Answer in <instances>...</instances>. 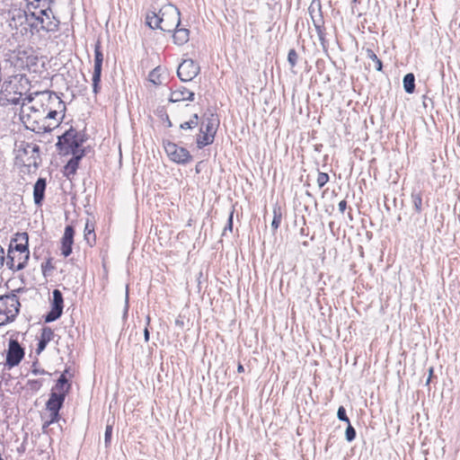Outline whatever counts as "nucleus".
Returning <instances> with one entry per match:
<instances>
[{"label":"nucleus","instance_id":"nucleus-32","mask_svg":"<svg viewBox=\"0 0 460 460\" xmlns=\"http://www.w3.org/2000/svg\"><path fill=\"white\" fill-rule=\"evenodd\" d=\"M411 201L413 205V208L416 213L420 214L422 211V197L421 193L419 191H413L411 193Z\"/></svg>","mask_w":460,"mask_h":460},{"label":"nucleus","instance_id":"nucleus-57","mask_svg":"<svg viewBox=\"0 0 460 460\" xmlns=\"http://www.w3.org/2000/svg\"><path fill=\"white\" fill-rule=\"evenodd\" d=\"M237 370L239 373L243 372L244 371L243 366L239 364L237 367Z\"/></svg>","mask_w":460,"mask_h":460},{"label":"nucleus","instance_id":"nucleus-14","mask_svg":"<svg viewBox=\"0 0 460 460\" xmlns=\"http://www.w3.org/2000/svg\"><path fill=\"white\" fill-rule=\"evenodd\" d=\"M86 155V150L82 149L79 154L74 153L72 157L68 160L66 164L64 166V175L66 178L74 176L79 167L80 161Z\"/></svg>","mask_w":460,"mask_h":460},{"label":"nucleus","instance_id":"nucleus-43","mask_svg":"<svg viewBox=\"0 0 460 460\" xmlns=\"http://www.w3.org/2000/svg\"><path fill=\"white\" fill-rule=\"evenodd\" d=\"M37 365H38V358H36L34 360V362L32 363L31 365V373L33 375H47V374H49V372H47L46 370L44 369H40L39 367H37Z\"/></svg>","mask_w":460,"mask_h":460},{"label":"nucleus","instance_id":"nucleus-64","mask_svg":"<svg viewBox=\"0 0 460 460\" xmlns=\"http://www.w3.org/2000/svg\"><path fill=\"white\" fill-rule=\"evenodd\" d=\"M429 372H430V375H431V374L433 373V369H432V368H430V369H429Z\"/></svg>","mask_w":460,"mask_h":460},{"label":"nucleus","instance_id":"nucleus-26","mask_svg":"<svg viewBox=\"0 0 460 460\" xmlns=\"http://www.w3.org/2000/svg\"><path fill=\"white\" fill-rule=\"evenodd\" d=\"M84 237L85 242L92 247L95 244L96 242V234L94 233V227L93 225L89 223L87 220L84 230Z\"/></svg>","mask_w":460,"mask_h":460},{"label":"nucleus","instance_id":"nucleus-54","mask_svg":"<svg viewBox=\"0 0 460 460\" xmlns=\"http://www.w3.org/2000/svg\"><path fill=\"white\" fill-rule=\"evenodd\" d=\"M164 116H165V118H164V121H165V123H166V126H167L168 128H171V127L172 126V121H171V119H170V118H169L168 114H166V113H165V115H164Z\"/></svg>","mask_w":460,"mask_h":460},{"label":"nucleus","instance_id":"nucleus-55","mask_svg":"<svg viewBox=\"0 0 460 460\" xmlns=\"http://www.w3.org/2000/svg\"><path fill=\"white\" fill-rule=\"evenodd\" d=\"M34 100V98L30 94L28 96H26L22 103V105L23 106L25 104V102H31L32 101Z\"/></svg>","mask_w":460,"mask_h":460},{"label":"nucleus","instance_id":"nucleus-35","mask_svg":"<svg viewBox=\"0 0 460 460\" xmlns=\"http://www.w3.org/2000/svg\"><path fill=\"white\" fill-rule=\"evenodd\" d=\"M149 80L155 85L162 84V81L160 80L159 67H156L150 72Z\"/></svg>","mask_w":460,"mask_h":460},{"label":"nucleus","instance_id":"nucleus-48","mask_svg":"<svg viewBox=\"0 0 460 460\" xmlns=\"http://www.w3.org/2000/svg\"><path fill=\"white\" fill-rule=\"evenodd\" d=\"M149 323H150V317L147 316L146 317V326L144 329V339H145L146 342H147L149 341V339H150V332H149V330H148Z\"/></svg>","mask_w":460,"mask_h":460},{"label":"nucleus","instance_id":"nucleus-2","mask_svg":"<svg viewBox=\"0 0 460 460\" xmlns=\"http://www.w3.org/2000/svg\"><path fill=\"white\" fill-rule=\"evenodd\" d=\"M85 141L84 134L71 127L58 137L56 147L63 155L79 154L82 149H84L82 146Z\"/></svg>","mask_w":460,"mask_h":460},{"label":"nucleus","instance_id":"nucleus-61","mask_svg":"<svg viewBox=\"0 0 460 460\" xmlns=\"http://www.w3.org/2000/svg\"><path fill=\"white\" fill-rule=\"evenodd\" d=\"M201 164V162H199V163L196 165V167H195V171H196V172H197V173H199V172H200V169H199V164Z\"/></svg>","mask_w":460,"mask_h":460},{"label":"nucleus","instance_id":"nucleus-45","mask_svg":"<svg viewBox=\"0 0 460 460\" xmlns=\"http://www.w3.org/2000/svg\"><path fill=\"white\" fill-rule=\"evenodd\" d=\"M50 412L49 414V423H56L58 422L61 416L59 411H49Z\"/></svg>","mask_w":460,"mask_h":460},{"label":"nucleus","instance_id":"nucleus-16","mask_svg":"<svg viewBox=\"0 0 460 460\" xmlns=\"http://www.w3.org/2000/svg\"><path fill=\"white\" fill-rule=\"evenodd\" d=\"M47 188V181L45 178L40 177L33 186V201L37 207H41L45 199V191Z\"/></svg>","mask_w":460,"mask_h":460},{"label":"nucleus","instance_id":"nucleus-44","mask_svg":"<svg viewBox=\"0 0 460 460\" xmlns=\"http://www.w3.org/2000/svg\"><path fill=\"white\" fill-rule=\"evenodd\" d=\"M27 10L25 12L31 13L33 11H39L41 8L40 4L32 3L31 0H27Z\"/></svg>","mask_w":460,"mask_h":460},{"label":"nucleus","instance_id":"nucleus-7","mask_svg":"<svg viewBox=\"0 0 460 460\" xmlns=\"http://www.w3.org/2000/svg\"><path fill=\"white\" fill-rule=\"evenodd\" d=\"M37 94L40 96L42 110H52L65 114L66 110V103L56 93L45 91Z\"/></svg>","mask_w":460,"mask_h":460},{"label":"nucleus","instance_id":"nucleus-30","mask_svg":"<svg viewBox=\"0 0 460 460\" xmlns=\"http://www.w3.org/2000/svg\"><path fill=\"white\" fill-rule=\"evenodd\" d=\"M366 56L368 59H370L374 63L375 69L376 71H382L383 69V62L376 55L374 50L371 49H366Z\"/></svg>","mask_w":460,"mask_h":460},{"label":"nucleus","instance_id":"nucleus-46","mask_svg":"<svg viewBox=\"0 0 460 460\" xmlns=\"http://www.w3.org/2000/svg\"><path fill=\"white\" fill-rule=\"evenodd\" d=\"M315 7H317L319 9V11H321V7L322 6H321V1L320 0H313L311 2V4H310V6L308 8V11H309V13H310L312 19L314 18L313 12L314 11Z\"/></svg>","mask_w":460,"mask_h":460},{"label":"nucleus","instance_id":"nucleus-49","mask_svg":"<svg viewBox=\"0 0 460 460\" xmlns=\"http://www.w3.org/2000/svg\"><path fill=\"white\" fill-rule=\"evenodd\" d=\"M32 3L40 4L41 8H45L46 6L51 5L54 3V0H31Z\"/></svg>","mask_w":460,"mask_h":460},{"label":"nucleus","instance_id":"nucleus-52","mask_svg":"<svg viewBox=\"0 0 460 460\" xmlns=\"http://www.w3.org/2000/svg\"><path fill=\"white\" fill-rule=\"evenodd\" d=\"M4 261H5L4 250V248L0 245V269L4 266Z\"/></svg>","mask_w":460,"mask_h":460},{"label":"nucleus","instance_id":"nucleus-29","mask_svg":"<svg viewBox=\"0 0 460 460\" xmlns=\"http://www.w3.org/2000/svg\"><path fill=\"white\" fill-rule=\"evenodd\" d=\"M313 23H314V28L316 30L319 40L323 45L324 41H325V38H324L325 34H324V31H324V27H323V20L322 14H320V18L318 20H315L314 18H313Z\"/></svg>","mask_w":460,"mask_h":460},{"label":"nucleus","instance_id":"nucleus-53","mask_svg":"<svg viewBox=\"0 0 460 460\" xmlns=\"http://www.w3.org/2000/svg\"><path fill=\"white\" fill-rule=\"evenodd\" d=\"M338 206H339V211L343 214L347 208V201L343 199V200L340 201Z\"/></svg>","mask_w":460,"mask_h":460},{"label":"nucleus","instance_id":"nucleus-3","mask_svg":"<svg viewBox=\"0 0 460 460\" xmlns=\"http://www.w3.org/2000/svg\"><path fill=\"white\" fill-rule=\"evenodd\" d=\"M21 291L22 288H18L0 296V327L13 322L19 314L21 304L15 293Z\"/></svg>","mask_w":460,"mask_h":460},{"label":"nucleus","instance_id":"nucleus-5","mask_svg":"<svg viewBox=\"0 0 460 460\" xmlns=\"http://www.w3.org/2000/svg\"><path fill=\"white\" fill-rule=\"evenodd\" d=\"M163 146L170 160L175 164H187L193 159L189 150L184 146H180L176 143L170 140H164Z\"/></svg>","mask_w":460,"mask_h":460},{"label":"nucleus","instance_id":"nucleus-12","mask_svg":"<svg viewBox=\"0 0 460 460\" xmlns=\"http://www.w3.org/2000/svg\"><path fill=\"white\" fill-rule=\"evenodd\" d=\"M199 117L197 113L193 114L188 121L182 122L180 124V132L178 137L181 139L179 141L181 145H189L192 143L194 136L186 134L184 131L195 128L199 125Z\"/></svg>","mask_w":460,"mask_h":460},{"label":"nucleus","instance_id":"nucleus-20","mask_svg":"<svg viewBox=\"0 0 460 460\" xmlns=\"http://www.w3.org/2000/svg\"><path fill=\"white\" fill-rule=\"evenodd\" d=\"M219 119L217 114L210 112L208 115L206 113L202 120L200 122V126L205 128L208 132H212L217 134V128L219 127Z\"/></svg>","mask_w":460,"mask_h":460},{"label":"nucleus","instance_id":"nucleus-1","mask_svg":"<svg viewBox=\"0 0 460 460\" xmlns=\"http://www.w3.org/2000/svg\"><path fill=\"white\" fill-rule=\"evenodd\" d=\"M146 23L153 30L160 29L163 31L172 32L181 23V13L175 5L169 4L158 13L148 12Z\"/></svg>","mask_w":460,"mask_h":460},{"label":"nucleus","instance_id":"nucleus-38","mask_svg":"<svg viewBox=\"0 0 460 460\" xmlns=\"http://www.w3.org/2000/svg\"><path fill=\"white\" fill-rule=\"evenodd\" d=\"M42 380L41 379H31L28 380L27 385L30 387L32 391H39L42 386Z\"/></svg>","mask_w":460,"mask_h":460},{"label":"nucleus","instance_id":"nucleus-47","mask_svg":"<svg viewBox=\"0 0 460 460\" xmlns=\"http://www.w3.org/2000/svg\"><path fill=\"white\" fill-rule=\"evenodd\" d=\"M25 22L30 26L31 31H34L36 32H39L40 31H42L40 29V24L39 22H37L36 21L31 20V21H25Z\"/></svg>","mask_w":460,"mask_h":460},{"label":"nucleus","instance_id":"nucleus-59","mask_svg":"<svg viewBox=\"0 0 460 460\" xmlns=\"http://www.w3.org/2000/svg\"><path fill=\"white\" fill-rule=\"evenodd\" d=\"M51 424H52V423H49V420H47V421L43 424V427H42L43 430H44L47 427H49V425H51Z\"/></svg>","mask_w":460,"mask_h":460},{"label":"nucleus","instance_id":"nucleus-63","mask_svg":"<svg viewBox=\"0 0 460 460\" xmlns=\"http://www.w3.org/2000/svg\"><path fill=\"white\" fill-rule=\"evenodd\" d=\"M22 260H23V256H20V257L18 258V262H19L20 261H22Z\"/></svg>","mask_w":460,"mask_h":460},{"label":"nucleus","instance_id":"nucleus-50","mask_svg":"<svg viewBox=\"0 0 460 460\" xmlns=\"http://www.w3.org/2000/svg\"><path fill=\"white\" fill-rule=\"evenodd\" d=\"M60 376L69 377V380H71L74 377V373L70 367H66V369L62 372Z\"/></svg>","mask_w":460,"mask_h":460},{"label":"nucleus","instance_id":"nucleus-39","mask_svg":"<svg viewBox=\"0 0 460 460\" xmlns=\"http://www.w3.org/2000/svg\"><path fill=\"white\" fill-rule=\"evenodd\" d=\"M337 418L341 421H344L346 423L350 422L349 419L347 416L346 409L343 406H340L337 411Z\"/></svg>","mask_w":460,"mask_h":460},{"label":"nucleus","instance_id":"nucleus-34","mask_svg":"<svg viewBox=\"0 0 460 460\" xmlns=\"http://www.w3.org/2000/svg\"><path fill=\"white\" fill-rule=\"evenodd\" d=\"M329 180H330V177H329L328 173L318 171L316 182L320 189L324 187L327 184V182L329 181Z\"/></svg>","mask_w":460,"mask_h":460},{"label":"nucleus","instance_id":"nucleus-19","mask_svg":"<svg viewBox=\"0 0 460 460\" xmlns=\"http://www.w3.org/2000/svg\"><path fill=\"white\" fill-rule=\"evenodd\" d=\"M53 338L54 331L49 326H44L41 329L40 337L37 344L35 350L36 354L40 355L46 349L48 343L53 340Z\"/></svg>","mask_w":460,"mask_h":460},{"label":"nucleus","instance_id":"nucleus-11","mask_svg":"<svg viewBox=\"0 0 460 460\" xmlns=\"http://www.w3.org/2000/svg\"><path fill=\"white\" fill-rule=\"evenodd\" d=\"M16 235H17V238H16L17 241L18 240L24 241L23 243H15L14 245L13 244V252H18L21 254H23V260L20 261L16 265V270H22L26 267L27 261L30 258L29 244H28L29 235L25 232L17 234Z\"/></svg>","mask_w":460,"mask_h":460},{"label":"nucleus","instance_id":"nucleus-28","mask_svg":"<svg viewBox=\"0 0 460 460\" xmlns=\"http://www.w3.org/2000/svg\"><path fill=\"white\" fill-rule=\"evenodd\" d=\"M282 220V208L276 203L273 207V219L271 222V229L276 232L280 226Z\"/></svg>","mask_w":460,"mask_h":460},{"label":"nucleus","instance_id":"nucleus-36","mask_svg":"<svg viewBox=\"0 0 460 460\" xmlns=\"http://www.w3.org/2000/svg\"><path fill=\"white\" fill-rule=\"evenodd\" d=\"M297 59H298V54L296 51V49H289L288 54V62L292 68L296 66Z\"/></svg>","mask_w":460,"mask_h":460},{"label":"nucleus","instance_id":"nucleus-62","mask_svg":"<svg viewBox=\"0 0 460 460\" xmlns=\"http://www.w3.org/2000/svg\"><path fill=\"white\" fill-rule=\"evenodd\" d=\"M305 195H306L307 197H309V198L314 199L313 195H312V194H311V192H310V191H308V190H306V191H305Z\"/></svg>","mask_w":460,"mask_h":460},{"label":"nucleus","instance_id":"nucleus-37","mask_svg":"<svg viewBox=\"0 0 460 460\" xmlns=\"http://www.w3.org/2000/svg\"><path fill=\"white\" fill-rule=\"evenodd\" d=\"M356 429L351 426L350 422H349L345 430L346 440L348 442H352L356 438Z\"/></svg>","mask_w":460,"mask_h":460},{"label":"nucleus","instance_id":"nucleus-41","mask_svg":"<svg viewBox=\"0 0 460 460\" xmlns=\"http://www.w3.org/2000/svg\"><path fill=\"white\" fill-rule=\"evenodd\" d=\"M112 430H113L112 425L108 424L106 426L105 433H104V442H105L106 447H109L111 444Z\"/></svg>","mask_w":460,"mask_h":460},{"label":"nucleus","instance_id":"nucleus-58","mask_svg":"<svg viewBox=\"0 0 460 460\" xmlns=\"http://www.w3.org/2000/svg\"><path fill=\"white\" fill-rule=\"evenodd\" d=\"M51 424H52V423H49V420H47V421L43 424V427H42L43 430H44L47 427H49V425H51Z\"/></svg>","mask_w":460,"mask_h":460},{"label":"nucleus","instance_id":"nucleus-22","mask_svg":"<svg viewBox=\"0 0 460 460\" xmlns=\"http://www.w3.org/2000/svg\"><path fill=\"white\" fill-rule=\"evenodd\" d=\"M66 397L62 394H56L55 391H51L49 394V397L46 402V410L47 411H60L65 402Z\"/></svg>","mask_w":460,"mask_h":460},{"label":"nucleus","instance_id":"nucleus-56","mask_svg":"<svg viewBox=\"0 0 460 460\" xmlns=\"http://www.w3.org/2000/svg\"><path fill=\"white\" fill-rule=\"evenodd\" d=\"M125 303H126V305H125V314H127L128 308V293L126 294Z\"/></svg>","mask_w":460,"mask_h":460},{"label":"nucleus","instance_id":"nucleus-18","mask_svg":"<svg viewBox=\"0 0 460 460\" xmlns=\"http://www.w3.org/2000/svg\"><path fill=\"white\" fill-rule=\"evenodd\" d=\"M216 134L207 131L201 126L199 128V134L195 136V142L199 149L214 143Z\"/></svg>","mask_w":460,"mask_h":460},{"label":"nucleus","instance_id":"nucleus-25","mask_svg":"<svg viewBox=\"0 0 460 460\" xmlns=\"http://www.w3.org/2000/svg\"><path fill=\"white\" fill-rule=\"evenodd\" d=\"M46 9L40 8L39 11H33L31 13L23 12L22 16H24L25 21L34 20L40 24V26L44 25V15L46 14Z\"/></svg>","mask_w":460,"mask_h":460},{"label":"nucleus","instance_id":"nucleus-21","mask_svg":"<svg viewBox=\"0 0 460 460\" xmlns=\"http://www.w3.org/2000/svg\"><path fill=\"white\" fill-rule=\"evenodd\" d=\"M25 123H28L26 128L31 129V131L40 134L45 132H50L53 129L51 124H47L45 121H39L37 119H33L31 116L28 115L27 120Z\"/></svg>","mask_w":460,"mask_h":460},{"label":"nucleus","instance_id":"nucleus-27","mask_svg":"<svg viewBox=\"0 0 460 460\" xmlns=\"http://www.w3.org/2000/svg\"><path fill=\"white\" fill-rule=\"evenodd\" d=\"M403 89L407 93H413L415 91V75L412 73H408L402 79Z\"/></svg>","mask_w":460,"mask_h":460},{"label":"nucleus","instance_id":"nucleus-42","mask_svg":"<svg viewBox=\"0 0 460 460\" xmlns=\"http://www.w3.org/2000/svg\"><path fill=\"white\" fill-rule=\"evenodd\" d=\"M234 210L232 209L229 213L227 223L223 230V235L226 234L227 231L232 232L233 231V219H234Z\"/></svg>","mask_w":460,"mask_h":460},{"label":"nucleus","instance_id":"nucleus-13","mask_svg":"<svg viewBox=\"0 0 460 460\" xmlns=\"http://www.w3.org/2000/svg\"><path fill=\"white\" fill-rule=\"evenodd\" d=\"M75 234V231L73 226L67 225L65 227L61 238V254L66 258L72 253Z\"/></svg>","mask_w":460,"mask_h":460},{"label":"nucleus","instance_id":"nucleus-40","mask_svg":"<svg viewBox=\"0 0 460 460\" xmlns=\"http://www.w3.org/2000/svg\"><path fill=\"white\" fill-rule=\"evenodd\" d=\"M53 269L54 266L52 265L51 258H49V260H47V261L41 264V270L44 276H48Z\"/></svg>","mask_w":460,"mask_h":460},{"label":"nucleus","instance_id":"nucleus-10","mask_svg":"<svg viewBox=\"0 0 460 460\" xmlns=\"http://www.w3.org/2000/svg\"><path fill=\"white\" fill-rule=\"evenodd\" d=\"M200 72V66L192 59L183 60L178 66L177 75L181 82H190Z\"/></svg>","mask_w":460,"mask_h":460},{"label":"nucleus","instance_id":"nucleus-33","mask_svg":"<svg viewBox=\"0 0 460 460\" xmlns=\"http://www.w3.org/2000/svg\"><path fill=\"white\" fill-rule=\"evenodd\" d=\"M43 112H47L44 116L43 121L46 122L48 119H53L57 122V125H58L65 117V114H62L60 118H58L59 113L52 110H43Z\"/></svg>","mask_w":460,"mask_h":460},{"label":"nucleus","instance_id":"nucleus-60","mask_svg":"<svg viewBox=\"0 0 460 460\" xmlns=\"http://www.w3.org/2000/svg\"><path fill=\"white\" fill-rule=\"evenodd\" d=\"M30 109H31L32 111H34V112H40V110H39L38 108H36V106H34V105H33V106H31V107H30Z\"/></svg>","mask_w":460,"mask_h":460},{"label":"nucleus","instance_id":"nucleus-8","mask_svg":"<svg viewBox=\"0 0 460 460\" xmlns=\"http://www.w3.org/2000/svg\"><path fill=\"white\" fill-rule=\"evenodd\" d=\"M50 304V310L43 315V320L45 323L55 322L59 319L63 314L64 298L63 294L59 289L55 288L52 291V299Z\"/></svg>","mask_w":460,"mask_h":460},{"label":"nucleus","instance_id":"nucleus-4","mask_svg":"<svg viewBox=\"0 0 460 460\" xmlns=\"http://www.w3.org/2000/svg\"><path fill=\"white\" fill-rule=\"evenodd\" d=\"M40 148L34 143L22 141L19 145L18 155L23 165L37 170L41 164Z\"/></svg>","mask_w":460,"mask_h":460},{"label":"nucleus","instance_id":"nucleus-31","mask_svg":"<svg viewBox=\"0 0 460 460\" xmlns=\"http://www.w3.org/2000/svg\"><path fill=\"white\" fill-rule=\"evenodd\" d=\"M14 242H17V239H12L11 240V243L9 244V248H8V253H7V257H6V266L9 270H12L13 271H17L16 270V265L15 262H14V256L13 255V243Z\"/></svg>","mask_w":460,"mask_h":460},{"label":"nucleus","instance_id":"nucleus-9","mask_svg":"<svg viewBox=\"0 0 460 460\" xmlns=\"http://www.w3.org/2000/svg\"><path fill=\"white\" fill-rule=\"evenodd\" d=\"M25 349L21 346L19 341L15 339H10L8 343V349L6 351L5 366L11 369L18 366L23 359Z\"/></svg>","mask_w":460,"mask_h":460},{"label":"nucleus","instance_id":"nucleus-15","mask_svg":"<svg viewBox=\"0 0 460 460\" xmlns=\"http://www.w3.org/2000/svg\"><path fill=\"white\" fill-rule=\"evenodd\" d=\"M45 9L44 25L40 26V29L47 32L58 31L60 24L59 20L54 15L51 5L46 6Z\"/></svg>","mask_w":460,"mask_h":460},{"label":"nucleus","instance_id":"nucleus-24","mask_svg":"<svg viewBox=\"0 0 460 460\" xmlns=\"http://www.w3.org/2000/svg\"><path fill=\"white\" fill-rule=\"evenodd\" d=\"M173 35H172V38H173V42L179 46H181L183 44H185L186 42H188L189 39H190V31L186 28H181V29H178L176 28L174 31H173Z\"/></svg>","mask_w":460,"mask_h":460},{"label":"nucleus","instance_id":"nucleus-17","mask_svg":"<svg viewBox=\"0 0 460 460\" xmlns=\"http://www.w3.org/2000/svg\"><path fill=\"white\" fill-rule=\"evenodd\" d=\"M195 98V93L185 86H180L179 88L172 91L171 96L169 98L170 102H178L181 101H190L193 102Z\"/></svg>","mask_w":460,"mask_h":460},{"label":"nucleus","instance_id":"nucleus-6","mask_svg":"<svg viewBox=\"0 0 460 460\" xmlns=\"http://www.w3.org/2000/svg\"><path fill=\"white\" fill-rule=\"evenodd\" d=\"M103 63V53L102 50V43L98 40L94 44V66L93 73V93L97 95L101 91L102 70Z\"/></svg>","mask_w":460,"mask_h":460},{"label":"nucleus","instance_id":"nucleus-51","mask_svg":"<svg viewBox=\"0 0 460 460\" xmlns=\"http://www.w3.org/2000/svg\"><path fill=\"white\" fill-rule=\"evenodd\" d=\"M22 93H19V96H13L11 98L6 99L7 102L13 105H18L21 101Z\"/></svg>","mask_w":460,"mask_h":460},{"label":"nucleus","instance_id":"nucleus-23","mask_svg":"<svg viewBox=\"0 0 460 460\" xmlns=\"http://www.w3.org/2000/svg\"><path fill=\"white\" fill-rule=\"evenodd\" d=\"M71 388L72 381L69 380V377L59 376L51 391H55L56 394H59L64 397H66V395L70 393Z\"/></svg>","mask_w":460,"mask_h":460}]
</instances>
